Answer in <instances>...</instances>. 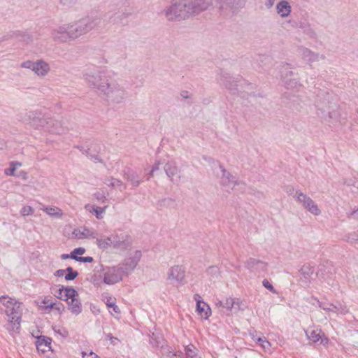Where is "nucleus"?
I'll return each mask as SVG.
<instances>
[{
  "mask_svg": "<svg viewBox=\"0 0 358 358\" xmlns=\"http://www.w3.org/2000/svg\"><path fill=\"white\" fill-rule=\"evenodd\" d=\"M100 20L94 17H85L78 21L59 26L52 31V39L59 43L75 40L96 28Z\"/></svg>",
  "mask_w": 358,
  "mask_h": 358,
  "instance_id": "1",
  "label": "nucleus"
},
{
  "mask_svg": "<svg viewBox=\"0 0 358 358\" xmlns=\"http://www.w3.org/2000/svg\"><path fill=\"white\" fill-rule=\"evenodd\" d=\"M0 302L4 307V313L8 317L6 329L10 334L19 332L22 320L21 303L8 296H0Z\"/></svg>",
  "mask_w": 358,
  "mask_h": 358,
  "instance_id": "2",
  "label": "nucleus"
},
{
  "mask_svg": "<svg viewBox=\"0 0 358 358\" xmlns=\"http://www.w3.org/2000/svg\"><path fill=\"white\" fill-rule=\"evenodd\" d=\"M124 275L123 267L120 265L114 266H100V270H96L91 277V282L96 287L103 284L113 285L122 280Z\"/></svg>",
  "mask_w": 358,
  "mask_h": 358,
  "instance_id": "3",
  "label": "nucleus"
},
{
  "mask_svg": "<svg viewBox=\"0 0 358 358\" xmlns=\"http://www.w3.org/2000/svg\"><path fill=\"white\" fill-rule=\"evenodd\" d=\"M20 120L35 129L43 128L52 133H59L57 128H54L55 121L52 119L43 118L38 111H26L24 114H22Z\"/></svg>",
  "mask_w": 358,
  "mask_h": 358,
  "instance_id": "4",
  "label": "nucleus"
},
{
  "mask_svg": "<svg viewBox=\"0 0 358 358\" xmlns=\"http://www.w3.org/2000/svg\"><path fill=\"white\" fill-rule=\"evenodd\" d=\"M86 85L99 95H102L107 89L111 79L108 78L102 71L87 70L83 75Z\"/></svg>",
  "mask_w": 358,
  "mask_h": 358,
  "instance_id": "5",
  "label": "nucleus"
},
{
  "mask_svg": "<svg viewBox=\"0 0 358 358\" xmlns=\"http://www.w3.org/2000/svg\"><path fill=\"white\" fill-rule=\"evenodd\" d=\"M168 20H181L191 17L187 0H181L163 10Z\"/></svg>",
  "mask_w": 358,
  "mask_h": 358,
  "instance_id": "6",
  "label": "nucleus"
},
{
  "mask_svg": "<svg viewBox=\"0 0 358 358\" xmlns=\"http://www.w3.org/2000/svg\"><path fill=\"white\" fill-rule=\"evenodd\" d=\"M107 89L103 92L101 96H105L108 100L115 103H120L127 97V92L116 80L110 81Z\"/></svg>",
  "mask_w": 358,
  "mask_h": 358,
  "instance_id": "7",
  "label": "nucleus"
},
{
  "mask_svg": "<svg viewBox=\"0 0 358 358\" xmlns=\"http://www.w3.org/2000/svg\"><path fill=\"white\" fill-rule=\"evenodd\" d=\"M220 169L221 172V174L218 175L220 184L227 192L239 191L243 188L244 184L238 181L223 166L220 165Z\"/></svg>",
  "mask_w": 358,
  "mask_h": 358,
  "instance_id": "8",
  "label": "nucleus"
},
{
  "mask_svg": "<svg viewBox=\"0 0 358 358\" xmlns=\"http://www.w3.org/2000/svg\"><path fill=\"white\" fill-rule=\"evenodd\" d=\"M295 199L299 202L303 208L307 210L313 215L317 216L321 214V210L315 202L308 195L301 192L296 191L294 196Z\"/></svg>",
  "mask_w": 358,
  "mask_h": 358,
  "instance_id": "9",
  "label": "nucleus"
},
{
  "mask_svg": "<svg viewBox=\"0 0 358 358\" xmlns=\"http://www.w3.org/2000/svg\"><path fill=\"white\" fill-rule=\"evenodd\" d=\"M132 245L131 237L125 232L113 234V248L124 252L129 249Z\"/></svg>",
  "mask_w": 358,
  "mask_h": 358,
  "instance_id": "10",
  "label": "nucleus"
},
{
  "mask_svg": "<svg viewBox=\"0 0 358 358\" xmlns=\"http://www.w3.org/2000/svg\"><path fill=\"white\" fill-rule=\"evenodd\" d=\"M185 279V268L180 265H176L169 269L167 280L173 285H183Z\"/></svg>",
  "mask_w": 358,
  "mask_h": 358,
  "instance_id": "11",
  "label": "nucleus"
},
{
  "mask_svg": "<svg viewBox=\"0 0 358 358\" xmlns=\"http://www.w3.org/2000/svg\"><path fill=\"white\" fill-rule=\"evenodd\" d=\"M191 16L198 15L213 5L212 0H187Z\"/></svg>",
  "mask_w": 358,
  "mask_h": 358,
  "instance_id": "12",
  "label": "nucleus"
},
{
  "mask_svg": "<svg viewBox=\"0 0 358 358\" xmlns=\"http://www.w3.org/2000/svg\"><path fill=\"white\" fill-rule=\"evenodd\" d=\"M141 256V252L140 250H136L133 254H131L129 258L124 259L122 265H120L123 267L124 274H127L129 272L133 271L134 270V268L138 265Z\"/></svg>",
  "mask_w": 358,
  "mask_h": 358,
  "instance_id": "13",
  "label": "nucleus"
},
{
  "mask_svg": "<svg viewBox=\"0 0 358 358\" xmlns=\"http://www.w3.org/2000/svg\"><path fill=\"white\" fill-rule=\"evenodd\" d=\"M299 52L302 59L310 65H311L313 62H316L320 59L323 60L325 59V57L323 55H320L319 53L315 52L304 47L300 48L299 49Z\"/></svg>",
  "mask_w": 358,
  "mask_h": 358,
  "instance_id": "14",
  "label": "nucleus"
},
{
  "mask_svg": "<svg viewBox=\"0 0 358 358\" xmlns=\"http://www.w3.org/2000/svg\"><path fill=\"white\" fill-rule=\"evenodd\" d=\"M72 234L78 239H94L97 238V232L93 228L80 227L73 229Z\"/></svg>",
  "mask_w": 358,
  "mask_h": 358,
  "instance_id": "15",
  "label": "nucleus"
},
{
  "mask_svg": "<svg viewBox=\"0 0 358 358\" xmlns=\"http://www.w3.org/2000/svg\"><path fill=\"white\" fill-rule=\"evenodd\" d=\"M307 338L313 343H320V344L326 345L329 340L325 336L321 329H310L306 331Z\"/></svg>",
  "mask_w": 358,
  "mask_h": 358,
  "instance_id": "16",
  "label": "nucleus"
},
{
  "mask_svg": "<svg viewBox=\"0 0 358 358\" xmlns=\"http://www.w3.org/2000/svg\"><path fill=\"white\" fill-rule=\"evenodd\" d=\"M317 303L321 308L324 310L331 311L336 313L337 314L345 315L348 313V309L346 306L343 305L341 303H338L336 305H334L331 303H322L318 300H316Z\"/></svg>",
  "mask_w": 358,
  "mask_h": 358,
  "instance_id": "17",
  "label": "nucleus"
},
{
  "mask_svg": "<svg viewBox=\"0 0 358 358\" xmlns=\"http://www.w3.org/2000/svg\"><path fill=\"white\" fill-rule=\"evenodd\" d=\"M78 292L71 287L62 286L57 291V297L61 300L69 302L75 296H78Z\"/></svg>",
  "mask_w": 358,
  "mask_h": 358,
  "instance_id": "18",
  "label": "nucleus"
},
{
  "mask_svg": "<svg viewBox=\"0 0 358 358\" xmlns=\"http://www.w3.org/2000/svg\"><path fill=\"white\" fill-rule=\"evenodd\" d=\"M222 9H229L233 12L244 7L246 0H220Z\"/></svg>",
  "mask_w": 358,
  "mask_h": 358,
  "instance_id": "19",
  "label": "nucleus"
},
{
  "mask_svg": "<svg viewBox=\"0 0 358 358\" xmlns=\"http://www.w3.org/2000/svg\"><path fill=\"white\" fill-rule=\"evenodd\" d=\"M245 266L252 272H262L266 269V264L254 258H250L245 262Z\"/></svg>",
  "mask_w": 358,
  "mask_h": 358,
  "instance_id": "20",
  "label": "nucleus"
},
{
  "mask_svg": "<svg viewBox=\"0 0 358 358\" xmlns=\"http://www.w3.org/2000/svg\"><path fill=\"white\" fill-rule=\"evenodd\" d=\"M50 70V65L43 59H38L35 62L33 71L39 77H45Z\"/></svg>",
  "mask_w": 358,
  "mask_h": 358,
  "instance_id": "21",
  "label": "nucleus"
},
{
  "mask_svg": "<svg viewBox=\"0 0 358 358\" xmlns=\"http://www.w3.org/2000/svg\"><path fill=\"white\" fill-rule=\"evenodd\" d=\"M164 171L171 181L175 180V177L180 178L179 173L180 170L174 162H169L164 166Z\"/></svg>",
  "mask_w": 358,
  "mask_h": 358,
  "instance_id": "22",
  "label": "nucleus"
},
{
  "mask_svg": "<svg viewBox=\"0 0 358 358\" xmlns=\"http://www.w3.org/2000/svg\"><path fill=\"white\" fill-rule=\"evenodd\" d=\"M107 208L108 206L99 207L90 203L85 206V209L89 213L94 214L98 220L103 219V214L105 213Z\"/></svg>",
  "mask_w": 358,
  "mask_h": 358,
  "instance_id": "23",
  "label": "nucleus"
},
{
  "mask_svg": "<svg viewBox=\"0 0 358 358\" xmlns=\"http://www.w3.org/2000/svg\"><path fill=\"white\" fill-rule=\"evenodd\" d=\"M321 103H331V106H329V108H322V110H323L324 113H327L328 117L330 119H333L336 117L337 116V109L338 106L334 99L329 100V97L328 96L327 99H325L324 101H321Z\"/></svg>",
  "mask_w": 358,
  "mask_h": 358,
  "instance_id": "24",
  "label": "nucleus"
},
{
  "mask_svg": "<svg viewBox=\"0 0 358 358\" xmlns=\"http://www.w3.org/2000/svg\"><path fill=\"white\" fill-rule=\"evenodd\" d=\"M185 353L186 358H198V350L192 344L188 345L185 348ZM173 356L176 357V358H185L182 352L178 355L173 354Z\"/></svg>",
  "mask_w": 358,
  "mask_h": 358,
  "instance_id": "25",
  "label": "nucleus"
},
{
  "mask_svg": "<svg viewBox=\"0 0 358 358\" xmlns=\"http://www.w3.org/2000/svg\"><path fill=\"white\" fill-rule=\"evenodd\" d=\"M196 311L203 318L207 319L210 315L211 310L209 306L202 301L196 303Z\"/></svg>",
  "mask_w": 358,
  "mask_h": 358,
  "instance_id": "26",
  "label": "nucleus"
},
{
  "mask_svg": "<svg viewBox=\"0 0 358 358\" xmlns=\"http://www.w3.org/2000/svg\"><path fill=\"white\" fill-rule=\"evenodd\" d=\"M278 13L282 17H287L291 13V6L286 1L279 2L276 6Z\"/></svg>",
  "mask_w": 358,
  "mask_h": 358,
  "instance_id": "27",
  "label": "nucleus"
},
{
  "mask_svg": "<svg viewBox=\"0 0 358 358\" xmlns=\"http://www.w3.org/2000/svg\"><path fill=\"white\" fill-rule=\"evenodd\" d=\"M95 239L96 240V245L100 249L106 250L108 248H113V234L106 238H99L97 235V238Z\"/></svg>",
  "mask_w": 358,
  "mask_h": 358,
  "instance_id": "28",
  "label": "nucleus"
},
{
  "mask_svg": "<svg viewBox=\"0 0 358 358\" xmlns=\"http://www.w3.org/2000/svg\"><path fill=\"white\" fill-rule=\"evenodd\" d=\"M69 308L72 313L78 315L82 312V305L78 296H75L68 302Z\"/></svg>",
  "mask_w": 358,
  "mask_h": 358,
  "instance_id": "29",
  "label": "nucleus"
},
{
  "mask_svg": "<svg viewBox=\"0 0 358 358\" xmlns=\"http://www.w3.org/2000/svg\"><path fill=\"white\" fill-rule=\"evenodd\" d=\"M251 338L257 343L266 352H271V343L266 337H257L254 334L250 333Z\"/></svg>",
  "mask_w": 358,
  "mask_h": 358,
  "instance_id": "30",
  "label": "nucleus"
},
{
  "mask_svg": "<svg viewBox=\"0 0 358 358\" xmlns=\"http://www.w3.org/2000/svg\"><path fill=\"white\" fill-rule=\"evenodd\" d=\"M41 210L45 212L48 215L54 217L60 218L63 215L62 210L56 206H45L41 208Z\"/></svg>",
  "mask_w": 358,
  "mask_h": 358,
  "instance_id": "31",
  "label": "nucleus"
},
{
  "mask_svg": "<svg viewBox=\"0 0 358 358\" xmlns=\"http://www.w3.org/2000/svg\"><path fill=\"white\" fill-rule=\"evenodd\" d=\"M51 339L46 337L38 338L36 342V348L38 351L45 352L50 348Z\"/></svg>",
  "mask_w": 358,
  "mask_h": 358,
  "instance_id": "32",
  "label": "nucleus"
},
{
  "mask_svg": "<svg viewBox=\"0 0 358 358\" xmlns=\"http://www.w3.org/2000/svg\"><path fill=\"white\" fill-rule=\"evenodd\" d=\"M104 183L108 187L117 188L120 191H123L126 189L125 185L122 182L116 178H108L104 180Z\"/></svg>",
  "mask_w": 358,
  "mask_h": 358,
  "instance_id": "33",
  "label": "nucleus"
},
{
  "mask_svg": "<svg viewBox=\"0 0 358 358\" xmlns=\"http://www.w3.org/2000/svg\"><path fill=\"white\" fill-rule=\"evenodd\" d=\"M217 82L227 88L231 89V77L228 73L222 72L217 78Z\"/></svg>",
  "mask_w": 358,
  "mask_h": 358,
  "instance_id": "34",
  "label": "nucleus"
},
{
  "mask_svg": "<svg viewBox=\"0 0 358 358\" xmlns=\"http://www.w3.org/2000/svg\"><path fill=\"white\" fill-rule=\"evenodd\" d=\"M237 302V298H227L224 299V309L227 315L233 313V307Z\"/></svg>",
  "mask_w": 358,
  "mask_h": 358,
  "instance_id": "35",
  "label": "nucleus"
},
{
  "mask_svg": "<svg viewBox=\"0 0 358 358\" xmlns=\"http://www.w3.org/2000/svg\"><path fill=\"white\" fill-rule=\"evenodd\" d=\"M108 192L103 189H99L93 194V197L100 203H105L107 201Z\"/></svg>",
  "mask_w": 358,
  "mask_h": 358,
  "instance_id": "36",
  "label": "nucleus"
},
{
  "mask_svg": "<svg viewBox=\"0 0 358 358\" xmlns=\"http://www.w3.org/2000/svg\"><path fill=\"white\" fill-rule=\"evenodd\" d=\"M124 178L130 181L131 185L134 187H137L139 185L141 181L139 180L138 176L134 173H127L125 174Z\"/></svg>",
  "mask_w": 358,
  "mask_h": 358,
  "instance_id": "37",
  "label": "nucleus"
},
{
  "mask_svg": "<svg viewBox=\"0 0 358 358\" xmlns=\"http://www.w3.org/2000/svg\"><path fill=\"white\" fill-rule=\"evenodd\" d=\"M49 308L57 310L59 313H62L64 310V306L61 303H50L47 306H45V310Z\"/></svg>",
  "mask_w": 358,
  "mask_h": 358,
  "instance_id": "38",
  "label": "nucleus"
},
{
  "mask_svg": "<svg viewBox=\"0 0 358 358\" xmlns=\"http://www.w3.org/2000/svg\"><path fill=\"white\" fill-rule=\"evenodd\" d=\"M206 272L207 274L210 275L211 278H217L220 275V269L216 266H209Z\"/></svg>",
  "mask_w": 358,
  "mask_h": 358,
  "instance_id": "39",
  "label": "nucleus"
},
{
  "mask_svg": "<svg viewBox=\"0 0 358 358\" xmlns=\"http://www.w3.org/2000/svg\"><path fill=\"white\" fill-rule=\"evenodd\" d=\"M67 273L65 274V280H73L78 275V273L76 271H73V269L71 267L66 268Z\"/></svg>",
  "mask_w": 358,
  "mask_h": 358,
  "instance_id": "40",
  "label": "nucleus"
},
{
  "mask_svg": "<svg viewBox=\"0 0 358 358\" xmlns=\"http://www.w3.org/2000/svg\"><path fill=\"white\" fill-rule=\"evenodd\" d=\"M85 249L83 248H76L71 252V258L78 262L80 257H78V255H82L85 254Z\"/></svg>",
  "mask_w": 358,
  "mask_h": 358,
  "instance_id": "41",
  "label": "nucleus"
},
{
  "mask_svg": "<svg viewBox=\"0 0 358 358\" xmlns=\"http://www.w3.org/2000/svg\"><path fill=\"white\" fill-rule=\"evenodd\" d=\"M20 163L18 162H11L10 167L5 169L4 173L7 176H14L15 171L16 170L17 166H20Z\"/></svg>",
  "mask_w": 358,
  "mask_h": 358,
  "instance_id": "42",
  "label": "nucleus"
},
{
  "mask_svg": "<svg viewBox=\"0 0 358 358\" xmlns=\"http://www.w3.org/2000/svg\"><path fill=\"white\" fill-rule=\"evenodd\" d=\"M115 300L113 299L111 297H110L107 301L106 302V304L108 307H110V308H113V310L117 313V314H119L120 313V308H118L117 306L115 305Z\"/></svg>",
  "mask_w": 358,
  "mask_h": 358,
  "instance_id": "43",
  "label": "nucleus"
},
{
  "mask_svg": "<svg viewBox=\"0 0 358 358\" xmlns=\"http://www.w3.org/2000/svg\"><path fill=\"white\" fill-rule=\"evenodd\" d=\"M34 212V210L32 207L29 206H23L20 210V214L22 216H27L29 215H32Z\"/></svg>",
  "mask_w": 358,
  "mask_h": 358,
  "instance_id": "44",
  "label": "nucleus"
},
{
  "mask_svg": "<svg viewBox=\"0 0 358 358\" xmlns=\"http://www.w3.org/2000/svg\"><path fill=\"white\" fill-rule=\"evenodd\" d=\"M237 302L233 307V313H237L238 310H243L245 308V304L239 299H237Z\"/></svg>",
  "mask_w": 358,
  "mask_h": 358,
  "instance_id": "45",
  "label": "nucleus"
},
{
  "mask_svg": "<svg viewBox=\"0 0 358 358\" xmlns=\"http://www.w3.org/2000/svg\"><path fill=\"white\" fill-rule=\"evenodd\" d=\"M34 64H35V62L27 60V61L22 62L20 66L22 68L28 69L33 71V70L34 69Z\"/></svg>",
  "mask_w": 358,
  "mask_h": 358,
  "instance_id": "46",
  "label": "nucleus"
},
{
  "mask_svg": "<svg viewBox=\"0 0 358 358\" xmlns=\"http://www.w3.org/2000/svg\"><path fill=\"white\" fill-rule=\"evenodd\" d=\"M262 284L265 288L270 290L271 292L276 293V290L274 289L273 286L268 282V280H264Z\"/></svg>",
  "mask_w": 358,
  "mask_h": 358,
  "instance_id": "47",
  "label": "nucleus"
},
{
  "mask_svg": "<svg viewBox=\"0 0 358 358\" xmlns=\"http://www.w3.org/2000/svg\"><path fill=\"white\" fill-rule=\"evenodd\" d=\"M300 272L301 273V274H303L304 275H308L313 273V271L308 266H303L301 268Z\"/></svg>",
  "mask_w": 358,
  "mask_h": 358,
  "instance_id": "48",
  "label": "nucleus"
},
{
  "mask_svg": "<svg viewBox=\"0 0 358 358\" xmlns=\"http://www.w3.org/2000/svg\"><path fill=\"white\" fill-rule=\"evenodd\" d=\"M346 240L348 241H350V242H355V241H358V232L356 233H353V234H350L348 236Z\"/></svg>",
  "mask_w": 358,
  "mask_h": 358,
  "instance_id": "49",
  "label": "nucleus"
},
{
  "mask_svg": "<svg viewBox=\"0 0 358 358\" xmlns=\"http://www.w3.org/2000/svg\"><path fill=\"white\" fill-rule=\"evenodd\" d=\"M348 217L349 218H352L355 220H358V208L356 210H353L350 213H348Z\"/></svg>",
  "mask_w": 358,
  "mask_h": 358,
  "instance_id": "50",
  "label": "nucleus"
},
{
  "mask_svg": "<svg viewBox=\"0 0 358 358\" xmlns=\"http://www.w3.org/2000/svg\"><path fill=\"white\" fill-rule=\"evenodd\" d=\"M215 306L217 308H220L221 311L224 312V300H217L215 302Z\"/></svg>",
  "mask_w": 358,
  "mask_h": 358,
  "instance_id": "51",
  "label": "nucleus"
},
{
  "mask_svg": "<svg viewBox=\"0 0 358 358\" xmlns=\"http://www.w3.org/2000/svg\"><path fill=\"white\" fill-rule=\"evenodd\" d=\"M78 262L84 263H90L93 262V258L92 257H81L79 258Z\"/></svg>",
  "mask_w": 358,
  "mask_h": 358,
  "instance_id": "52",
  "label": "nucleus"
},
{
  "mask_svg": "<svg viewBox=\"0 0 358 358\" xmlns=\"http://www.w3.org/2000/svg\"><path fill=\"white\" fill-rule=\"evenodd\" d=\"M66 271V269H59L55 271L54 275H55V276H57V277H62L63 275H65Z\"/></svg>",
  "mask_w": 358,
  "mask_h": 358,
  "instance_id": "53",
  "label": "nucleus"
},
{
  "mask_svg": "<svg viewBox=\"0 0 358 358\" xmlns=\"http://www.w3.org/2000/svg\"><path fill=\"white\" fill-rule=\"evenodd\" d=\"M92 355H94V352L92 351L90 352H82L83 358H93L94 356H92Z\"/></svg>",
  "mask_w": 358,
  "mask_h": 358,
  "instance_id": "54",
  "label": "nucleus"
},
{
  "mask_svg": "<svg viewBox=\"0 0 358 358\" xmlns=\"http://www.w3.org/2000/svg\"><path fill=\"white\" fill-rule=\"evenodd\" d=\"M305 31L310 37H314L315 36V31L310 27H308Z\"/></svg>",
  "mask_w": 358,
  "mask_h": 358,
  "instance_id": "55",
  "label": "nucleus"
},
{
  "mask_svg": "<svg viewBox=\"0 0 358 358\" xmlns=\"http://www.w3.org/2000/svg\"><path fill=\"white\" fill-rule=\"evenodd\" d=\"M60 1L64 6H70L75 2V0H60Z\"/></svg>",
  "mask_w": 358,
  "mask_h": 358,
  "instance_id": "56",
  "label": "nucleus"
},
{
  "mask_svg": "<svg viewBox=\"0 0 358 358\" xmlns=\"http://www.w3.org/2000/svg\"><path fill=\"white\" fill-rule=\"evenodd\" d=\"M106 338L108 340H109L111 342V343H113V344H114V341H115L117 340V338L114 337V336H113L111 334H108L106 335Z\"/></svg>",
  "mask_w": 358,
  "mask_h": 358,
  "instance_id": "57",
  "label": "nucleus"
},
{
  "mask_svg": "<svg viewBox=\"0 0 358 358\" xmlns=\"http://www.w3.org/2000/svg\"><path fill=\"white\" fill-rule=\"evenodd\" d=\"M275 3V0H266L265 5L267 8H271Z\"/></svg>",
  "mask_w": 358,
  "mask_h": 358,
  "instance_id": "58",
  "label": "nucleus"
},
{
  "mask_svg": "<svg viewBox=\"0 0 358 358\" xmlns=\"http://www.w3.org/2000/svg\"><path fill=\"white\" fill-rule=\"evenodd\" d=\"M159 165H160V162H156L155 163V164L152 166V169L155 171L157 170H158L159 169Z\"/></svg>",
  "mask_w": 358,
  "mask_h": 358,
  "instance_id": "59",
  "label": "nucleus"
},
{
  "mask_svg": "<svg viewBox=\"0 0 358 358\" xmlns=\"http://www.w3.org/2000/svg\"><path fill=\"white\" fill-rule=\"evenodd\" d=\"M181 96H182L183 98H185V99H189V98H190V95H189V92H187V91L182 92V93H181Z\"/></svg>",
  "mask_w": 358,
  "mask_h": 358,
  "instance_id": "60",
  "label": "nucleus"
},
{
  "mask_svg": "<svg viewBox=\"0 0 358 358\" xmlns=\"http://www.w3.org/2000/svg\"><path fill=\"white\" fill-rule=\"evenodd\" d=\"M90 159L95 162H100V159L96 155H90Z\"/></svg>",
  "mask_w": 358,
  "mask_h": 358,
  "instance_id": "61",
  "label": "nucleus"
},
{
  "mask_svg": "<svg viewBox=\"0 0 358 358\" xmlns=\"http://www.w3.org/2000/svg\"><path fill=\"white\" fill-rule=\"evenodd\" d=\"M58 333L61 334L63 337H66L67 336V331L64 329H63L62 331L59 330Z\"/></svg>",
  "mask_w": 358,
  "mask_h": 358,
  "instance_id": "62",
  "label": "nucleus"
},
{
  "mask_svg": "<svg viewBox=\"0 0 358 358\" xmlns=\"http://www.w3.org/2000/svg\"><path fill=\"white\" fill-rule=\"evenodd\" d=\"M42 303H44L45 305V306H47L48 304H50V303H52V302L50 301V300L49 299L45 298L43 300Z\"/></svg>",
  "mask_w": 358,
  "mask_h": 358,
  "instance_id": "63",
  "label": "nucleus"
},
{
  "mask_svg": "<svg viewBox=\"0 0 358 358\" xmlns=\"http://www.w3.org/2000/svg\"><path fill=\"white\" fill-rule=\"evenodd\" d=\"M61 258L62 259H66L71 258V254L70 255H69V254H63V255H62Z\"/></svg>",
  "mask_w": 358,
  "mask_h": 358,
  "instance_id": "64",
  "label": "nucleus"
}]
</instances>
